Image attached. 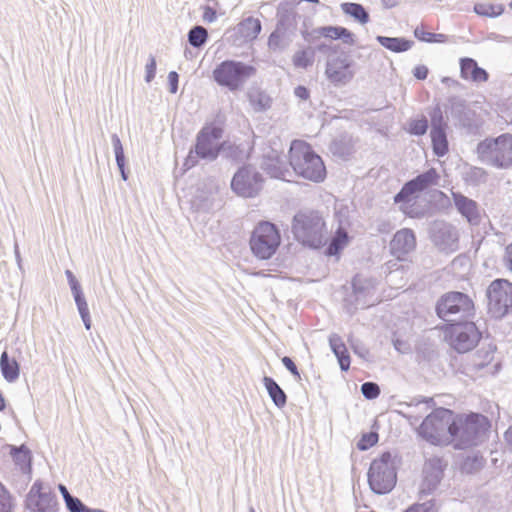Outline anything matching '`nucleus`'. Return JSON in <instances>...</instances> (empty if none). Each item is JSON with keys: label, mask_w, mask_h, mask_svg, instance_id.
I'll use <instances>...</instances> for the list:
<instances>
[{"label": "nucleus", "mask_w": 512, "mask_h": 512, "mask_svg": "<svg viewBox=\"0 0 512 512\" xmlns=\"http://www.w3.org/2000/svg\"><path fill=\"white\" fill-rule=\"evenodd\" d=\"M249 244L256 258L268 260L275 255L281 244L280 231L275 224L261 221L253 229Z\"/></svg>", "instance_id": "7"}, {"label": "nucleus", "mask_w": 512, "mask_h": 512, "mask_svg": "<svg viewBox=\"0 0 512 512\" xmlns=\"http://www.w3.org/2000/svg\"><path fill=\"white\" fill-rule=\"evenodd\" d=\"M24 508L28 512H60L61 509L55 492L40 479L34 481L26 494Z\"/></svg>", "instance_id": "11"}, {"label": "nucleus", "mask_w": 512, "mask_h": 512, "mask_svg": "<svg viewBox=\"0 0 512 512\" xmlns=\"http://www.w3.org/2000/svg\"><path fill=\"white\" fill-rule=\"evenodd\" d=\"M430 238L441 251L453 252L458 248V231L445 221L437 220L431 224Z\"/></svg>", "instance_id": "17"}, {"label": "nucleus", "mask_w": 512, "mask_h": 512, "mask_svg": "<svg viewBox=\"0 0 512 512\" xmlns=\"http://www.w3.org/2000/svg\"><path fill=\"white\" fill-rule=\"evenodd\" d=\"M292 62L296 68L307 69L309 66L313 65L314 50L307 48L295 52L292 57Z\"/></svg>", "instance_id": "41"}, {"label": "nucleus", "mask_w": 512, "mask_h": 512, "mask_svg": "<svg viewBox=\"0 0 512 512\" xmlns=\"http://www.w3.org/2000/svg\"><path fill=\"white\" fill-rule=\"evenodd\" d=\"M330 151L333 155L342 159H347L354 152V144L352 137L349 135H341L334 139L330 145Z\"/></svg>", "instance_id": "31"}, {"label": "nucleus", "mask_w": 512, "mask_h": 512, "mask_svg": "<svg viewBox=\"0 0 512 512\" xmlns=\"http://www.w3.org/2000/svg\"><path fill=\"white\" fill-rule=\"evenodd\" d=\"M377 42L384 48L395 52L401 53L408 51L412 48L414 42L403 37H388V36H377Z\"/></svg>", "instance_id": "30"}, {"label": "nucleus", "mask_w": 512, "mask_h": 512, "mask_svg": "<svg viewBox=\"0 0 512 512\" xmlns=\"http://www.w3.org/2000/svg\"><path fill=\"white\" fill-rule=\"evenodd\" d=\"M261 29L260 20L254 17H247L237 25V33L246 41L256 39Z\"/></svg>", "instance_id": "27"}, {"label": "nucleus", "mask_w": 512, "mask_h": 512, "mask_svg": "<svg viewBox=\"0 0 512 512\" xmlns=\"http://www.w3.org/2000/svg\"><path fill=\"white\" fill-rule=\"evenodd\" d=\"M256 73V67L251 64L227 59L216 65L212 72V78L219 86L235 92L242 89Z\"/></svg>", "instance_id": "6"}, {"label": "nucleus", "mask_w": 512, "mask_h": 512, "mask_svg": "<svg viewBox=\"0 0 512 512\" xmlns=\"http://www.w3.org/2000/svg\"><path fill=\"white\" fill-rule=\"evenodd\" d=\"M394 348L400 353H408L410 351V345L407 341L396 338L393 339Z\"/></svg>", "instance_id": "58"}, {"label": "nucleus", "mask_w": 512, "mask_h": 512, "mask_svg": "<svg viewBox=\"0 0 512 512\" xmlns=\"http://www.w3.org/2000/svg\"><path fill=\"white\" fill-rule=\"evenodd\" d=\"M416 247V236L412 229L403 228L397 231L390 241V251L398 260H404L405 256Z\"/></svg>", "instance_id": "20"}, {"label": "nucleus", "mask_w": 512, "mask_h": 512, "mask_svg": "<svg viewBox=\"0 0 512 512\" xmlns=\"http://www.w3.org/2000/svg\"><path fill=\"white\" fill-rule=\"evenodd\" d=\"M428 128H429V121L424 115H422L420 118L412 119L409 122L408 132L411 135L423 136L427 133Z\"/></svg>", "instance_id": "44"}, {"label": "nucleus", "mask_w": 512, "mask_h": 512, "mask_svg": "<svg viewBox=\"0 0 512 512\" xmlns=\"http://www.w3.org/2000/svg\"><path fill=\"white\" fill-rule=\"evenodd\" d=\"M430 118V137L433 153L437 157L445 156L449 151V142L447 138L448 121L440 104L428 110Z\"/></svg>", "instance_id": "15"}, {"label": "nucleus", "mask_w": 512, "mask_h": 512, "mask_svg": "<svg viewBox=\"0 0 512 512\" xmlns=\"http://www.w3.org/2000/svg\"><path fill=\"white\" fill-rule=\"evenodd\" d=\"M404 512H437L436 503L434 499L423 503H415L408 507Z\"/></svg>", "instance_id": "47"}, {"label": "nucleus", "mask_w": 512, "mask_h": 512, "mask_svg": "<svg viewBox=\"0 0 512 512\" xmlns=\"http://www.w3.org/2000/svg\"><path fill=\"white\" fill-rule=\"evenodd\" d=\"M294 94L297 98L301 100H307L310 96L309 90L302 85H299L294 89Z\"/></svg>", "instance_id": "60"}, {"label": "nucleus", "mask_w": 512, "mask_h": 512, "mask_svg": "<svg viewBox=\"0 0 512 512\" xmlns=\"http://www.w3.org/2000/svg\"><path fill=\"white\" fill-rule=\"evenodd\" d=\"M297 18H300V16L291 8L278 9L276 27L294 36L297 30Z\"/></svg>", "instance_id": "25"}, {"label": "nucleus", "mask_w": 512, "mask_h": 512, "mask_svg": "<svg viewBox=\"0 0 512 512\" xmlns=\"http://www.w3.org/2000/svg\"><path fill=\"white\" fill-rule=\"evenodd\" d=\"M439 174L435 168H430L427 171L417 175L415 178L409 180L417 193L428 189L431 186L438 185Z\"/></svg>", "instance_id": "28"}, {"label": "nucleus", "mask_w": 512, "mask_h": 512, "mask_svg": "<svg viewBox=\"0 0 512 512\" xmlns=\"http://www.w3.org/2000/svg\"><path fill=\"white\" fill-rule=\"evenodd\" d=\"M460 76L475 83L486 82L489 79L488 72L470 57L460 59Z\"/></svg>", "instance_id": "22"}, {"label": "nucleus", "mask_w": 512, "mask_h": 512, "mask_svg": "<svg viewBox=\"0 0 512 512\" xmlns=\"http://www.w3.org/2000/svg\"><path fill=\"white\" fill-rule=\"evenodd\" d=\"M414 36L422 42L433 43V33L427 32L423 26H418L414 30Z\"/></svg>", "instance_id": "53"}, {"label": "nucleus", "mask_w": 512, "mask_h": 512, "mask_svg": "<svg viewBox=\"0 0 512 512\" xmlns=\"http://www.w3.org/2000/svg\"><path fill=\"white\" fill-rule=\"evenodd\" d=\"M378 441V435L376 433H366L357 443V448L361 451L368 450Z\"/></svg>", "instance_id": "49"}, {"label": "nucleus", "mask_w": 512, "mask_h": 512, "mask_svg": "<svg viewBox=\"0 0 512 512\" xmlns=\"http://www.w3.org/2000/svg\"><path fill=\"white\" fill-rule=\"evenodd\" d=\"M329 345L337 357L341 370L347 371L350 368V355L341 337L337 334H332L329 337Z\"/></svg>", "instance_id": "26"}, {"label": "nucleus", "mask_w": 512, "mask_h": 512, "mask_svg": "<svg viewBox=\"0 0 512 512\" xmlns=\"http://www.w3.org/2000/svg\"><path fill=\"white\" fill-rule=\"evenodd\" d=\"M292 232L305 246L317 249L326 244L325 222L318 212H298L293 218Z\"/></svg>", "instance_id": "4"}, {"label": "nucleus", "mask_w": 512, "mask_h": 512, "mask_svg": "<svg viewBox=\"0 0 512 512\" xmlns=\"http://www.w3.org/2000/svg\"><path fill=\"white\" fill-rule=\"evenodd\" d=\"M313 33L332 40L341 39L345 44H354V34L342 26H323L315 29Z\"/></svg>", "instance_id": "24"}, {"label": "nucleus", "mask_w": 512, "mask_h": 512, "mask_svg": "<svg viewBox=\"0 0 512 512\" xmlns=\"http://www.w3.org/2000/svg\"><path fill=\"white\" fill-rule=\"evenodd\" d=\"M223 130L214 125H206L196 135L194 146L190 149L185 161L184 167L191 169L196 166L200 160L208 162L215 161L221 151H225L226 142H220Z\"/></svg>", "instance_id": "3"}, {"label": "nucleus", "mask_w": 512, "mask_h": 512, "mask_svg": "<svg viewBox=\"0 0 512 512\" xmlns=\"http://www.w3.org/2000/svg\"><path fill=\"white\" fill-rule=\"evenodd\" d=\"M446 112H449L452 119L455 120V125L461 128L471 130L474 125L475 112L471 110L466 101L458 96H453L448 99L445 106Z\"/></svg>", "instance_id": "18"}, {"label": "nucleus", "mask_w": 512, "mask_h": 512, "mask_svg": "<svg viewBox=\"0 0 512 512\" xmlns=\"http://www.w3.org/2000/svg\"><path fill=\"white\" fill-rule=\"evenodd\" d=\"M203 19L207 22L215 21L216 20V11L209 6H206L205 10H204V14H203Z\"/></svg>", "instance_id": "61"}, {"label": "nucleus", "mask_w": 512, "mask_h": 512, "mask_svg": "<svg viewBox=\"0 0 512 512\" xmlns=\"http://www.w3.org/2000/svg\"><path fill=\"white\" fill-rule=\"evenodd\" d=\"M417 192L413 188L412 184L407 181L400 191L394 196V202L400 204V210L406 212V204L412 201Z\"/></svg>", "instance_id": "37"}, {"label": "nucleus", "mask_w": 512, "mask_h": 512, "mask_svg": "<svg viewBox=\"0 0 512 512\" xmlns=\"http://www.w3.org/2000/svg\"><path fill=\"white\" fill-rule=\"evenodd\" d=\"M429 70L425 65H418L413 69V75L418 80H425L428 76Z\"/></svg>", "instance_id": "59"}, {"label": "nucleus", "mask_w": 512, "mask_h": 512, "mask_svg": "<svg viewBox=\"0 0 512 512\" xmlns=\"http://www.w3.org/2000/svg\"><path fill=\"white\" fill-rule=\"evenodd\" d=\"M0 369L4 379L13 383L19 378L20 366L14 358H10L7 351H4L0 357Z\"/></svg>", "instance_id": "29"}, {"label": "nucleus", "mask_w": 512, "mask_h": 512, "mask_svg": "<svg viewBox=\"0 0 512 512\" xmlns=\"http://www.w3.org/2000/svg\"><path fill=\"white\" fill-rule=\"evenodd\" d=\"M435 311L440 319L451 325L472 319L475 315V306L467 294L452 291L439 298Z\"/></svg>", "instance_id": "5"}, {"label": "nucleus", "mask_w": 512, "mask_h": 512, "mask_svg": "<svg viewBox=\"0 0 512 512\" xmlns=\"http://www.w3.org/2000/svg\"><path fill=\"white\" fill-rule=\"evenodd\" d=\"M407 407H417L419 405H424L425 410H428L429 408L433 407L435 405V402L433 398H427V397H415L412 398L409 403H403Z\"/></svg>", "instance_id": "51"}, {"label": "nucleus", "mask_w": 512, "mask_h": 512, "mask_svg": "<svg viewBox=\"0 0 512 512\" xmlns=\"http://www.w3.org/2000/svg\"><path fill=\"white\" fill-rule=\"evenodd\" d=\"M446 467L443 459L437 456L429 458L423 468L424 480L421 487V493L431 494L443 477V471Z\"/></svg>", "instance_id": "19"}, {"label": "nucleus", "mask_w": 512, "mask_h": 512, "mask_svg": "<svg viewBox=\"0 0 512 512\" xmlns=\"http://www.w3.org/2000/svg\"><path fill=\"white\" fill-rule=\"evenodd\" d=\"M453 411L436 408L425 417L418 428V434L433 445L448 443V426L452 421Z\"/></svg>", "instance_id": "10"}, {"label": "nucleus", "mask_w": 512, "mask_h": 512, "mask_svg": "<svg viewBox=\"0 0 512 512\" xmlns=\"http://www.w3.org/2000/svg\"><path fill=\"white\" fill-rule=\"evenodd\" d=\"M505 261L509 269L512 271V243L506 247Z\"/></svg>", "instance_id": "63"}, {"label": "nucleus", "mask_w": 512, "mask_h": 512, "mask_svg": "<svg viewBox=\"0 0 512 512\" xmlns=\"http://www.w3.org/2000/svg\"><path fill=\"white\" fill-rule=\"evenodd\" d=\"M367 476L369 487L375 494L389 493L397 482L396 467L391 453L384 452L379 458L374 459Z\"/></svg>", "instance_id": "8"}, {"label": "nucleus", "mask_w": 512, "mask_h": 512, "mask_svg": "<svg viewBox=\"0 0 512 512\" xmlns=\"http://www.w3.org/2000/svg\"><path fill=\"white\" fill-rule=\"evenodd\" d=\"M349 236L348 233L342 229L339 228L334 237L330 240L327 248H326V255L327 256H337L340 254V252L344 249V247L348 244Z\"/></svg>", "instance_id": "35"}, {"label": "nucleus", "mask_w": 512, "mask_h": 512, "mask_svg": "<svg viewBox=\"0 0 512 512\" xmlns=\"http://www.w3.org/2000/svg\"><path fill=\"white\" fill-rule=\"evenodd\" d=\"M448 36L442 33H433V43H445Z\"/></svg>", "instance_id": "64"}, {"label": "nucleus", "mask_w": 512, "mask_h": 512, "mask_svg": "<svg viewBox=\"0 0 512 512\" xmlns=\"http://www.w3.org/2000/svg\"><path fill=\"white\" fill-rule=\"evenodd\" d=\"M505 8L502 4H482L474 5V12L480 16L495 18L503 14Z\"/></svg>", "instance_id": "43"}, {"label": "nucleus", "mask_w": 512, "mask_h": 512, "mask_svg": "<svg viewBox=\"0 0 512 512\" xmlns=\"http://www.w3.org/2000/svg\"><path fill=\"white\" fill-rule=\"evenodd\" d=\"M485 464L484 458L479 454L467 456L462 464L461 471L466 474H474L480 471Z\"/></svg>", "instance_id": "40"}, {"label": "nucleus", "mask_w": 512, "mask_h": 512, "mask_svg": "<svg viewBox=\"0 0 512 512\" xmlns=\"http://www.w3.org/2000/svg\"><path fill=\"white\" fill-rule=\"evenodd\" d=\"M360 281L361 279L357 277H355L352 281L353 290L356 295H361L365 292V288L360 285Z\"/></svg>", "instance_id": "62"}, {"label": "nucleus", "mask_w": 512, "mask_h": 512, "mask_svg": "<svg viewBox=\"0 0 512 512\" xmlns=\"http://www.w3.org/2000/svg\"><path fill=\"white\" fill-rule=\"evenodd\" d=\"M488 313L497 319L512 312V283L505 279H496L486 290Z\"/></svg>", "instance_id": "12"}, {"label": "nucleus", "mask_w": 512, "mask_h": 512, "mask_svg": "<svg viewBox=\"0 0 512 512\" xmlns=\"http://www.w3.org/2000/svg\"><path fill=\"white\" fill-rule=\"evenodd\" d=\"M452 197L458 212L465 217L471 225H478L480 222V213L477 202L461 193H452Z\"/></svg>", "instance_id": "21"}, {"label": "nucleus", "mask_w": 512, "mask_h": 512, "mask_svg": "<svg viewBox=\"0 0 512 512\" xmlns=\"http://www.w3.org/2000/svg\"><path fill=\"white\" fill-rule=\"evenodd\" d=\"M263 187V176L253 166L239 168L231 180V189L238 196L253 198Z\"/></svg>", "instance_id": "13"}, {"label": "nucleus", "mask_w": 512, "mask_h": 512, "mask_svg": "<svg viewBox=\"0 0 512 512\" xmlns=\"http://www.w3.org/2000/svg\"><path fill=\"white\" fill-rule=\"evenodd\" d=\"M10 455L20 471L27 476L28 481L31 480L32 474V453L29 448L22 444L20 446L9 445Z\"/></svg>", "instance_id": "23"}, {"label": "nucleus", "mask_w": 512, "mask_h": 512, "mask_svg": "<svg viewBox=\"0 0 512 512\" xmlns=\"http://www.w3.org/2000/svg\"><path fill=\"white\" fill-rule=\"evenodd\" d=\"M361 392L368 400L376 399L380 394V387L375 382H365L361 385Z\"/></svg>", "instance_id": "48"}, {"label": "nucleus", "mask_w": 512, "mask_h": 512, "mask_svg": "<svg viewBox=\"0 0 512 512\" xmlns=\"http://www.w3.org/2000/svg\"><path fill=\"white\" fill-rule=\"evenodd\" d=\"M282 364L284 365V367L297 379H301L300 377V373L298 371V368L296 366V364L294 363V361L288 357V356H284L282 359Z\"/></svg>", "instance_id": "55"}, {"label": "nucleus", "mask_w": 512, "mask_h": 512, "mask_svg": "<svg viewBox=\"0 0 512 512\" xmlns=\"http://www.w3.org/2000/svg\"><path fill=\"white\" fill-rule=\"evenodd\" d=\"M65 275L67 277V281L70 286L72 295L83 292L79 281L76 279L75 275L71 270H66Z\"/></svg>", "instance_id": "52"}, {"label": "nucleus", "mask_w": 512, "mask_h": 512, "mask_svg": "<svg viewBox=\"0 0 512 512\" xmlns=\"http://www.w3.org/2000/svg\"><path fill=\"white\" fill-rule=\"evenodd\" d=\"M450 344L458 353L471 351L480 341L481 332L471 321H462L450 325Z\"/></svg>", "instance_id": "14"}, {"label": "nucleus", "mask_w": 512, "mask_h": 512, "mask_svg": "<svg viewBox=\"0 0 512 512\" xmlns=\"http://www.w3.org/2000/svg\"><path fill=\"white\" fill-rule=\"evenodd\" d=\"M289 163L295 173L312 182H322L326 168L322 158L303 140L292 141L289 149Z\"/></svg>", "instance_id": "2"}, {"label": "nucleus", "mask_w": 512, "mask_h": 512, "mask_svg": "<svg viewBox=\"0 0 512 512\" xmlns=\"http://www.w3.org/2000/svg\"><path fill=\"white\" fill-rule=\"evenodd\" d=\"M491 427L489 419L479 413L454 414L448 426V443L454 449L465 450L481 444Z\"/></svg>", "instance_id": "1"}, {"label": "nucleus", "mask_w": 512, "mask_h": 512, "mask_svg": "<svg viewBox=\"0 0 512 512\" xmlns=\"http://www.w3.org/2000/svg\"><path fill=\"white\" fill-rule=\"evenodd\" d=\"M111 142L115 154V160L118 168H122L126 165V159L124 155L123 145L117 134H112Z\"/></svg>", "instance_id": "45"}, {"label": "nucleus", "mask_w": 512, "mask_h": 512, "mask_svg": "<svg viewBox=\"0 0 512 512\" xmlns=\"http://www.w3.org/2000/svg\"><path fill=\"white\" fill-rule=\"evenodd\" d=\"M75 304L77 306V310L80 314V317L83 321V324L87 330L91 329V317H90V311L88 307V303L86 301V298L84 296V293H78L73 295Z\"/></svg>", "instance_id": "39"}, {"label": "nucleus", "mask_w": 512, "mask_h": 512, "mask_svg": "<svg viewBox=\"0 0 512 512\" xmlns=\"http://www.w3.org/2000/svg\"><path fill=\"white\" fill-rule=\"evenodd\" d=\"M65 504L70 512H85L87 508L79 498L72 495L65 501Z\"/></svg>", "instance_id": "50"}, {"label": "nucleus", "mask_w": 512, "mask_h": 512, "mask_svg": "<svg viewBox=\"0 0 512 512\" xmlns=\"http://www.w3.org/2000/svg\"><path fill=\"white\" fill-rule=\"evenodd\" d=\"M265 170L275 178H280L283 176V170L281 168V162L277 159L276 164L270 165L268 163L264 164Z\"/></svg>", "instance_id": "56"}, {"label": "nucleus", "mask_w": 512, "mask_h": 512, "mask_svg": "<svg viewBox=\"0 0 512 512\" xmlns=\"http://www.w3.org/2000/svg\"><path fill=\"white\" fill-rule=\"evenodd\" d=\"M341 10L344 14L352 17L355 21L360 24H366L370 20L368 11L360 3L345 2L340 5Z\"/></svg>", "instance_id": "33"}, {"label": "nucleus", "mask_w": 512, "mask_h": 512, "mask_svg": "<svg viewBox=\"0 0 512 512\" xmlns=\"http://www.w3.org/2000/svg\"><path fill=\"white\" fill-rule=\"evenodd\" d=\"M292 38L293 36L276 27L268 38V47L274 52H282L289 47Z\"/></svg>", "instance_id": "34"}, {"label": "nucleus", "mask_w": 512, "mask_h": 512, "mask_svg": "<svg viewBox=\"0 0 512 512\" xmlns=\"http://www.w3.org/2000/svg\"><path fill=\"white\" fill-rule=\"evenodd\" d=\"M494 358V349L492 347L481 348L473 355L472 365L475 369L481 370L486 367Z\"/></svg>", "instance_id": "42"}, {"label": "nucleus", "mask_w": 512, "mask_h": 512, "mask_svg": "<svg viewBox=\"0 0 512 512\" xmlns=\"http://www.w3.org/2000/svg\"><path fill=\"white\" fill-rule=\"evenodd\" d=\"M263 384L272 400L278 408H283L287 403V395L279 384L269 376L263 378Z\"/></svg>", "instance_id": "32"}, {"label": "nucleus", "mask_w": 512, "mask_h": 512, "mask_svg": "<svg viewBox=\"0 0 512 512\" xmlns=\"http://www.w3.org/2000/svg\"><path fill=\"white\" fill-rule=\"evenodd\" d=\"M0 512H13L12 496L2 483H0Z\"/></svg>", "instance_id": "46"}, {"label": "nucleus", "mask_w": 512, "mask_h": 512, "mask_svg": "<svg viewBox=\"0 0 512 512\" xmlns=\"http://www.w3.org/2000/svg\"><path fill=\"white\" fill-rule=\"evenodd\" d=\"M353 61L344 52L336 56H330L326 63L325 75L336 87L347 85L354 77L351 67Z\"/></svg>", "instance_id": "16"}, {"label": "nucleus", "mask_w": 512, "mask_h": 512, "mask_svg": "<svg viewBox=\"0 0 512 512\" xmlns=\"http://www.w3.org/2000/svg\"><path fill=\"white\" fill-rule=\"evenodd\" d=\"M145 70H146L145 81L147 83H150L154 79L155 74H156V60H155L154 56H152V55L149 56V61L146 64Z\"/></svg>", "instance_id": "54"}, {"label": "nucleus", "mask_w": 512, "mask_h": 512, "mask_svg": "<svg viewBox=\"0 0 512 512\" xmlns=\"http://www.w3.org/2000/svg\"><path fill=\"white\" fill-rule=\"evenodd\" d=\"M249 102L253 109L257 112H262L271 107V97L262 90H254L248 94Z\"/></svg>", "instance_id": "36"}, {"label": "nucleus", "mask_w": 512, "mask_h": 512, "mask_svg": "<svg viewBox=\"0 0 512 512\" xmlns=\"http://www.w3.org/2000/svg\"><path fill=\"white\" fill-rule=\"evenodd\" d=\"M179 75L176 71H171L168 74L169 91L175 94L178 91Z\"/></svg>", "instance_id": "57"}, {"label": "nucleus", "mask_w": 512, "mask_h": 512, "mask_svg": "<svg viewBox=\"0 0 512 512\" xmlns=\"http://www.w3.org/2000/svg\"><path fill=\"white\" fill-rule=\"evenodd\" d=\"M482 161L497 168L512 165V135L505 133L496 138L485 139L477 146Z\"/></svg>", "instance_id": "9"}, {"label": "nucleus", "mask_w": 512, "mask_h": 512, "mask_svg": "<svg viewBox=\"0 0 512 512\" xmlns=\"http://www.w3.org/2000/svg\"><path fill=\"white\" fill-rule=\"evenodd\" d=\"M208 40V31L200 25L192 27L188 32V42L194 48H201Z\"/></svg>", "instance_id": "38"}]
</instances>
